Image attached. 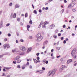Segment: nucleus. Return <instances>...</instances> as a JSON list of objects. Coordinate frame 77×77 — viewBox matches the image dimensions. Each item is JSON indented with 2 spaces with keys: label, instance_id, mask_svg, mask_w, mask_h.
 Returning a JSON list of instances; mask_svg holds the SVG:
<instances>
[{
  "label": "nucleus",
  "instance_id": "obj_32",
  "mask_svg": "<svg viewBox=\"0 0 77 77\" xmlns=\"http://www.w3.org/2000/svg\"><path fill=\"white\" fill-rule=\"evenodd\" d=\"M3 56H4V54L0 55V58H2L3 57Z\"/></svg>",
  "mask_w": 77,
  "mask_h": 77
},
{
  "label": "nucleus",
  "instance_id": "obj_25",
  "mask_svg": "<svg viewBox=\"0 0 77 77\" xmlns=\"http://www.w3.org/2000/svg\"><path fill=\"white\" fill-rule=\"evenodd\" d=\"M34 14H37V11L36 10H35L33 11Z\"/></svg>",
  "mask_w": 77,
  "mask_h": 77
},
{
  "label": "nucleus",
  "instance_id": "obj_13",
  "mask_svg": "<svg viewBox=\"0 0 77 77\" xmlns=\"http://www.w3.org/2000/svg\"><path fill=\"white\" fill-rule=\"evenodd\" d=\"M20 5L18 4H16L15 5V8H20Z\"/></svg>",
  "mask_w": 77,
  "mask_h": 77
},
{
  "label": "nucleus",
  "instance_id": "obj_31",
  "mask_svg": "<svg viewBox=\"0 0 77 77\" xmlns=\"http://www.w3.org/2000/svg\"><path fill=\"white\" fill-rule=\"evenodd\" d=\"M32 23H33V22H32V21L30 20V21H29V24H32Z\"/></svg>",
  "mask_w": 77,
  "mask_h": 77
},
{
  "label": "nucleus",
  "instance_id": "obj_11",
  "mask_svg": "<svg viewBox=\"0 0 77 77\" xmlns=\"http://www.w3.org/2000/svg\"><path fill=\"white\" fill-rule=\"evenodd\" d=\"M31 50H32V48H28V50L27 51V53H29L30 51H31Z\"/></svg>",
  "mask_w": 77,
  "mask_h": 77
},
{
  "label": "nucleus",
  "instance_id": "obj_44",
  "mask_svg": "<svg viewBox=\"0 0 77 77\" xmlns=\"http://www.w3.org/2000/svg\"><path fill=\"white\" fill-rule=\"evenodd\" d=\"M9 25H10V24H9V23L7 24H6V26L7 27H8V26H9Z\"/></svg>",
  "mask_w": 77,
  "mask_h": 77
},
{
  "label": "nucleus",
  "instance_id": "obj_61",
  "mask_svg": "<svg viewBox=\"0 0 77 77\" xmlns=\"http://www.w3.org/2000/svg\"><path fill=\"white\" fill-rule=\"evenodd\" d=\"M39 12L41 13V12H42V11L41 10H39Z\"/></svg>",
  "mask_w": 77,
  "mask_h": 77
},
{
  "label": "nucleus",
  "instance_id": "obj_57",
  "mask_svg": "<svg viewBox=\"0 0 77 77\" xmlns=\"http://www.w3.org/2000/svg\"><path fill=\"white\" fill-rule=\"evenodd\" d=\"M17 36H19V33H18L17 32Z\"/></svg>",
  "mask_w": 77,
  "mask_h": 77
},
{
  "label": "nucleus",
  "instance_id": "obj_53",
  "mask_svg": "<svg viewBox=\"0 0 77 77\" xmlns=\"http://www.w3.org/2000/svg\"><path fill=\"white\" fill-rule=\"evenodd\" d=\"M64 3H66L67 2V1L66 0H64Z\"/></svg>",
  "mask_w": 77,
  "mask_h": 77
},
{
  "label": "nucleus",
  "instance_id": "obj_19",
  "mask_svg": "<svg viewBox=\"0 0 77 77\" xmlns=\"http://www.w3.org/2000/svg\"><path fill=\"white\" fill-rule=\"evenodd\" d=\"M21 60H17V63H20L21 62Z\"/></svg>",
  "mask_w": 77,
  "mask_h": 77
},
{
  "label": "nucleus",
  "instance_id": "obj_54",
  "mask_svg": "<svg viewBox=\"0 0 77 77\" xmlns=\"http://www.w3.org/2000/svg\"><path fill=\"white\" fill-rule=\"evenodd\" d=\"M52 1H53V0H49L48 1L49 3H50Z\"/></svg>",
  "mask_w": 77,
  "mask_h": 77
},
{
  "label": "nucleus",
  "instance_id": "obj_40",
  "mask_svg": "<svg viewBox=\"0 0 77 77\" xmlns=\"http://www.w3.org/2000/svg\"><path fill=\"white\" fill-rule=\"evenodd\" d=\"M29 62H28L27 63H26V65L27 66H29Z\"/></svg>",
  "mask_w": 77,
  "mask_h": 77
},
{
  "label": "nucleus",
  "instance_id": "obj_17",
  "mask_svg": "<svg viewBox=\"0 0 77 77\" xmlns=\"http://www.w3.org/2000/svg\"><path fill=\"white\" fill-rule=\"evenodd\" d=\"M30 27V25H27V30L28 31H29V29Z\"/></svg>",
  "mask_w": 77,
  "mask_h": 77
},
{
  "label": "nucleus",
  "instance_id": "obj_50",
  "mask_svg": "<svg viewBox=\"0 0 77 77\" xmlns=\"http://www.w3.org/2000/svg\"><path fill=\"white\" fill-rule=\"evenodd\" d=\"M66 42L65 40H64L63 42V44H65Z\"/></svg>",
  "mask_w": 77,
  "mask_h": 77
},
{
  "label": "nucleus",
  "instance_id": "obj_43",
  "mask_svg": "<svg viewBox=\"0 0 77 77\" xmlns=\"http://www.w3.org/2000/svg\"><path fill=\"white\" fill-rule=\"evenodd\" d=\"M8 36L10 37V36H11V34L9 33V34H8Z\"/></svg>",
  "mask_w": 77,
  "mask_h": 77
},
{
  "label": "nucleus",
  "instance_id": "obj_52",
  "mask_svg": "<svg viewBox=\"0 0 77 77\" xmlns=\"http://www.w3.org/2000/svg\"><path fill=\"white\" fill-rule=\"evenodd\" d=\"M45 10H48V7H46L45 8Z\"/></svg>",
  "mask_w": 77,
  "mask_h": 77
},
{
  "label": "nucleus",
  "instance_id": "obj_46",
  "mask_svg": "<svg viewBox=\"0 0 77 77\" xmlns=\"http://www.w3.org/2000/svg\"><path fill=\"white\" fill-rule=\"evenodd\" d=\"M42 70H43H43H45V68L44 67H42Z\"/></svg>",
  "mask_w": 77,
  "mask_h": 77
},
{
  "label": "nucleus",
  "instance_id": "obj_5",
  "mask_svg": "<svg viewBox=\"0 0 77 77\" xmlns=\"http://www.w3.org/2000/svg\"><path fill=\"white\" fill-rule=\"evenodd\" d=\"M55 27V25L54 24H52L49 27L50 29H53Z\"/></svg>",
  "mask_w": 77,
  "mask_h": 77
},
{
  "label": "nucleus",
  "instance_id": "obj_59",
  "mask_svg": "<svg viewBox=\"0 0 77 77\" xmlns=\"http://www.w3.org/2000/svg\"><path fill=\"white\" fill-rule=\"evenodd\" d=\"M5 73H3V75H2V76H5Z\"/></svg>",
  "mask_w": 77,
  "mask_h": 77
},
{
  "label": "nucleus",
  "instance_id": "obj_55",
  "mask_svg": "<svg viewBox=\"0 0 77 77\" xmlns=\"http://www.w3.org/2000/svg\"><path fill=\"white\" fill-rule=\"evenodd\" d=\"M54 51V50L53 49H52L51 50V52L52 53H53V52Z\"/></svg>",
  "mask_w": 77,
  "mask_h": 77
},
{
  "label": "nucleus",
  "instance_id": "obj_28",
  "mask_svg": "<svg viewBox=\"0 0 77 77\" xmlns=\"http://www.w3.org/2000/svg\"><path fill=\"white\" fill-rule=\"evenodd\" d=\"M9 6H12V2L10 3L9 4Z\"/></svg>",
  "mask_w": 77,
  "mask_h": 77
},
{
  "label": "nucleus",
  "instance_id": "obj_62",
  "mask_svg": "<svg viewBox=\"0 0 77 77\" xmlns=\"http://www.w3.org/2000/svg\"><path fill=\"white\" fill-rule=\"evenodd\" d=\"M3 71L4 72H5V71H6V69H3Z\"/></svg>",
  "mask_w": 77,
  "mask_h": 77
},
{
  "label": "nucleus",
  "instance_id": "obj_16",
  "mask_svg": "<svg viewBox=\"0 0 77 77\" xmlns=\"http://www.w3.org/2000/svg\"><path fill=\"white\" fill-rule=\"evenodd\" d=\"M48 23H49L47 21H45L43 23V24L44 25H47V24H48Z\"/></svg>",
  "mask_w": 77,
  "mask_h": 77
},
{
  "label": "nucleus",
  "instance_id": "obj_20",
  "mask_svg": "<svg viewBox=\"0 0 77 77\" xmlns=\"http://www.w3.org/2000/svg\"><path fill=\"white\" fill-rule=\"evenodd\" d=\"M17 51V49H14V50H12V52H13V53H14V52H16Z\"/></svg>",
  "mask_w": 77,
  "mask_h": 77
},
{
  "label": "nucleus",
  "instance_id": "obj_4",
  "mask_svg": "<svg viewBox=\"0 0 77 77\" xmlns=\"http://www.w3.org/2000/svg\"><path fill=\"white\" fill-rule=\"evenodd\" d=\"M65 68H66V66H65L62 65V66L60 67V71H62V70H63Z\"/></svg>",
  "mask_w": 77,
  "mask_h": 77
},
{
  "label": "nucleus",
  "instance_id": "obj_14",
  "mask_svg": "<svg viewBox=\"0 0 77 77\" xmlns=\"http://www.w3.org/2000/svg\"><path fill=\"white\" fill-rule=\"evenodd\" d=\"M33 60H34L35 63H37L38 62H39V60L37 61V60L36 59H34Z\"/></svg>",
  "mask_w": 77,
  "mask_h": 77
},
{
  "label": "nucleus",
  "instance_id": "obj_36",
  "mask_svg": "<svg viewBox=\"0 0 77 77\" xmlns=\"http://www.w3.org/2000/svg\"><path fill=\"white\" fill-rule=\"evenodd\" d=\"M72 5L71 4H69L68 6V8H71V6Z\"/></svg>",
  "mask_w": 77,
  "mask_h": 77
},
{
  "label": "nucleus",
  "instance_id": "obj_56",
  "mask_svg": "<svg viewBox=\"0 0 77 77\" xmlns=\"http://www.w3.org/2000/svg\"><path fill=\"white\" fill-rule=\"evenodd\" d=\"M61 40H63V37H62L61 38Z\"/></svg>",
  "mask_w": 77,
  "mask_h": 77
},
{
  "label": "nucleus",
  "instance_id": "obj_60",
  "mask_svg": "<svg viewBox=\"0 0 77 77\" xmlns=\"http://www.w3.org/2000/svg\"><path fill=\"white\" fill-rule=\"evenodd\" d=\"M20 25L21 26H23V24L22 23V22H20Z\"/></svg>",
  "mask_w": 77,
  "mask_h": 77
},
{
  "label": "nucleus",
  "instance_id": "obj_58",
  "mask_svg": "<svg viewBox=\"0 0 77 77\" xmlns=\"http://www.w3.org/2000/svg\"><path fill=\"white\" fill-rule=\"evenodd\" d=\"M57 50H59L60 49V48H59V47H58L57 48Z\"/></svg>",
  "mask_w": 77,
  "mask_h": 77
},
{
  "label": "nucleus",
  "instance_id": "obj_48",
  "mask_svg": "<svg viewBox=\"0 0 77 77\" xmlns=\"http://www.w3.org/2000/svg\"><path fill=\"white\" fill-rule=\"evenodd\" d=\"M45 63H46V64H47L48 63V61H46V62H45Z\"/></svg>",
  "mask_w": 77,
  "mask_h": 77
},
{
  "label": "nucleus",
  "instance_id": "obj_24",
  "mask_svg": "<svg viewBox=\"0 0 77 77\" xmlns=\"http://www.w3.org/2000/svg\"><path fill=\"white\" fill-rule=\"evenodd\" d=\"M42 24H43V22L42 21V22H41V23H40V25H39V26H40V27H41V26H42Z\"/></svg>",
  "mask_w": 77,
  "mask_h": 77
},
{
  "label": "nucleus",
  "instance_id": "obj_39",
  "mask_svg": "<svg viewBox=\"0 0 77 77\" xmlns=\"http://www.w3.org/2000/svg\"><path fill=\"white\" fill-rule=\"evenodd\" d=\"M17 21H20V19L19 18H18Z\"/></svg>",
  "mask_w": 77,
  "mask_h": 77
},
{
  "label": "nucleus",
  "instance_id": "obj_9",
  "mask_svg": "<svg viewBox=\"0 0 77 77\" xmlns=\"http://www.w3.org/2000/svg\"><path fill=\"white\" fill-rule=\"evenodd\" d=\"M3 27V22L1 21L0 23V29H1L2 27Z\"/></svg>",
  "mask_w": 77,
  "mask_h": 77
},
{
  "label": "nucleus",
  "instance_id": "obj_23",
  "mask_svg": "<svg viewBox=\"0 0 77 77\" xmlns=\"http://www.w3.org/2000/svg\"><path fill=\"white\" fill-rule=\"evenodd\" d=\"M11 68V67H5V69H10Z\"/></svg>",
  "mask_w": 77,
  "mask_h": 77
},
{
  "label": "nucleus",
  "instance_id": "obj_10",
  "mask_svg": "<svg viewBox=\"0 0 77 77\" xmlns=\"http://www.w3.org/2000/svg\"><path fill=\"white\" fill-rule=\"evenodd\" d=\"M47 43H48V41H45L43 43V46H45L46 44H47Z\"/></svg>",
  "mask_w": 77,
  "mask_h": 77
},
{
  "label": "nucleus",
  "instance_id": "obj_3",
  "mask_svg": "<svg viewBox=\"0 0 77 77\" xmlns=\"http://www.w3.org/2000/svg\"><path fill=\"white\" fill-rule=\"evenodd\" d=\"M20 50H21L22 51H25V50H26V48L23 46H20Z\"/></svg>",
  "mask_w": 77,
  "mask_h": 77
},
{
  "label": "nucleus",
  "instance_id": "obj_1",
  "mask_svg": "<svg viewBox=\"0 0 77 77\" xmlns=\"http://www.w3.org/2000/svg\"><path fill=\"white\" fill-rule=\"evenodd\" d=\"M76 52V49H74L72 52H71V54L72 55V57L74 58V59H75L76 58V57L75 54V53Z\"/></svg>",
  "mask_w": 77,
  "mask_h": 77
},
{
  "label": "nucleus",
  "instance_id": "obj_6",
  "mask_svg": "<svg viewBox=\"0 0 77 77\" xmlns=\"http://www.w3.org/2000/svg\"><path fill=\"white\" fill-rule=\"evenodd\" d=\"M36 41L39 42V33L37 34L36 35Z\"/></svg>",
  "mask_w": 77,
  "mask_h": 77
},
{
  "label": "nucleus",
  "instance_id": "obj_27",
  "mask_svg": "<svg viewBox=\"0 0 77 77\" xmlns=\"http://www.w3.org/2000/svg\"><path fill=\"white\" fill-rule=\"evenodd\" d=\"M45 61H46V60L45 59L43 60V63H45Z\"/></svg>",
  "mask_w": 77,
  "mask_h": 77
},
{
  "label": "nucleus",
  "instance_id": "obj_18",
  "mask_svg": "<svg viewBox=\"0 0 77 77\" xmlns=\"http://www.w3.org/2000/svg\"><path fill=\"white\" fill-rule=\"evenodd\" d=\"M7 46V44H5L3 45L4 48L5 49L6 48V47Z\"/></svg>",
  "mask_w": 77,
  "mask_h": 77
},
{
  "label": "nucleus",
  "instance_id": "obj_35",
  "mask_svg": "<svg viewBox=\"0 0 77 77\" xmlns=\"http://www.w3.org/2000/svg\"><path fill=\"white\" fill-rule=\"evenodd\" d=\"M29 39H32V36H29Z\"/></svg>",
  "mask_w": 77,
  "mask_h": 77
},
{
  "label": "nucleus",
  "instance_id": "obj_29",
  "mask_svg": "<svg viewBox=\"0 0 77 77\" xmlns=\"http://www.w3.org/2000/svg\"><path fill=\"white\" fill-rule=\"evenodd\" d=\"M7 48H9L10 47V46H9V45L7 44Z\"/></svg>",
  "mask_w": 77,
  "mask_h": 77
},
{
  "label": "nucleus",
  "instance_id": "obj_22",
  "mask_svg": "<svg viewBox=\"0 0 77 77\" xmlns=\"http://www.w3.org/2000/svg\"><path fill=\"white\" fill-rule=\"evenodd\" d=\"M27 17H28V13H26L25 14V18H27Z\"/></svg>",
  "mask_w": 77,
  "mask_h": 77
},
{
  "label": "nucleus",
  "instance_id": "obj_63",
  "mask_svg": "<svg viewBox=\"0 0 77 77\" xmlns=\"http://www.w3.org/2000/svg\"><path fill=\"white\" fill-rule=\"evenodd\" d=\"M16 43H18V40H16Z\"/></svg>",
  "mask_w": 77,
  "mask_h": 77
},
{
  "label": "nucleus",
  "instance_id": "obj_7",
  "mask_svg": "<svg viewBox=\"0 0 77 77\" xmlns=\"http://www.w3.org/2000/svg\"><path fill=\"white\" fill-rule=\"evenodd\" d=\"M20 53V56H23V55H24V53L23 52H21L20 51H17V53Z\"/></svg>",
  "mask_w": 77,
  "mask_h": 77
},
{
  "label": "nucleus",
  "instance_id": "obj_49",
  "mask_svg": "<svg viewBox=\"0 0 77 77\" xmlns=\"http://www.w3.org/2000/svg\"><path fill=\"white\" fill-rule=\"evenodd\" d=\"M61 12H62V13H63V12H64V9H62L61 10Z\"/></svg>",
  "mask_w": 77,
  "mask_h": 77
},
{
  "label": "nucleus",
  "instance_id": "obj_64",
  "mask_svg": "<svg viewBox=\"0 0 77 77\" xmlns=\"http://www.w3.org/2000/svg\"><path fill=\"white\" fill-rule=\"evenodd\" d=\"M7 77H11V75H7Z\"/></svg>",
  "mask_w": 77,
  "mask_h": 77
},
{
  "label": "nucleus",
  "instance_id": "obj_8",
  "mask_svg": "<svg viewBox=\"0 0 77 77\" xmlns=\"http://www.w3.org/2000/svg\"><path fill=\"white\" fill-rule=\"evenodd\" d=\"M20 58V57L19 56H17L15 58H14V60H17L18 59H19Z\"/></svg>",
  "mask_w": 77,
  "mask_h": 77
},
{
  "label": "nucleus",
  "instance_id": "obj_12",
  "mask_svg": "<svg viewBox=\"0 0 77 77\" xmlns=\"http://www.w3.org/2000/svg\"><path fill=\"white\" fill-rule=\"evenodd\" d=\"M43 38V37H42V36H40L39 37V41H41Z\"/></svg>",
  "mask_w": 77,
  "mask_h": 77
},
{
  "label": "nucleus",
  "instance_id": "obj_26",
  "mask_svg": "<svg viewBox=\"0 0 77 77\" xmlns=\"http://www.w3.org/2000/svg\"><path fill=\"white\" fill-rule=\"evenodd\" d=\"M13 18H16V14L14 13V14L13 15Z\"/></svg>",
  "mask_w": 77,
  "mask_h": 77
},
{
  "label": "nucleus",
  "instance_id": "obj_34",
  "mask_svg": "<svg viewBox=\"0 0 77 77\" xmlns=\"http://www.w3.org/2000/svg\"><path fill=\"white\" fill-rule=\"evenodd\" d=\"M46 27V26L45 25H44L42 26V28H45Z\"/></svg>",
  "mask_w": 77,
  "mask_h": 77
},
{
  "label": "nucleus",
  "instance_id": "obj_47",
  "mask_svg": "<svg viewBox=\"0 0 77 77\" xmlns=\"http://www.w3.org/2000/svg\"><path fill=\"white\" fill-rule=\"evenodd\" d=\"M66 27V26H65V25H64L63 26V28H65Z\"/></svg>",
  "mask_w": 77,
  "mask_h": 77
},
{
  "label": "nucleus",
  "instance_id": "obj_45",
  "mask_svg": "<svg viewBox=\"0 0 77 77\" xmlns=\"http://www.w3.org/2000/svg\"><path fill=\"white\" fill-rule=\"evenodd\" d=\"M76 10H75V9H72V11L73 12H75Z\"/></svg>",
  "mask_w": 77,
  "mask_h": 77
},
{
  "label": "nucleus",
  "instance_id": "obj_30",
  "mask_svg": "<svg viewBox=\"0 0 77 77\" xmlns=\"http://www.w3.org/2000/svg\"><path fill=\"white\" fill-rule=\"evenodd\" d=\"M29 69H32V65H30L29 66Z\"/></svg>",
  "mask_w": 77,
  "mask_h": 77
},
{
  "label": "nucleus",
  "instance_id": "obj_33",
  "mask_svg": "<svg viewBox=\"0 0 77 77\" xmlns=\"http://www.w3.org/2000/svg\"><path fill=\"white\" fill-rule=\"evenodd\" d=\"M20 67H21V66H20V65H18L17 66V68H20Z\"/></svg>",
  "mask_w": 77,
  "mask_h": 77
},
{
  "label": "nucleus",
  "instance_id": "obj_41",
  "mask_svg": "<svg viewBox=\"0 0 77 77\" xmlns=\"http://www.w3.org/2000/svg\"><path fill=\"white\" fill-rule=\"evenodd\" d=\"M53 37L54 38H57V36L56 35H54L53 36Z\"/></svg>",
  "mask_w": 77,
  "mask_h": 77
},
{
  "label": "nucleus",
  "instance_id": "obj_15",
  "mask_svg": "<svg viewBox=\"0 0 77 77\" xmlns=\"http://www.w3.org/2000/svg\"><path fill=\"white\" fill-rule=\"evenodd\" d=\"M72 61V59L69 60H68L67 61V63L68 64L69 63H71V62Z\"/></svg>",
  "mask_w": 77,
  "mask_h": 77
},
{
  "label": "nucleus",
  "instance_id": "obj_21",
  "mask_svg": "<svg viewBox=\"0 0 77 77\" xmlns=\"http://www.w3.org/2000/svg\"><path fill=\"white\" fill-rule=\"evenodd\" d=\"M43 70H40L39 71V73H40V74H41L42 73V72H43Z\"/></svg>",
  "mask_w": 77,
  "mask_h": 77
},
{
  "label": "nucleus",
  "instance_id": "obj_38",
  "mask_svg": "<svg viewBox=\"0 0 77 77\" xmlns=\"http://www.w3.org/2000/svg\"><path fill=\"white\" fill-rule=\"evenodd\" d=\"M13 63H14V64H16V63H17V62H16V61H13Z\"/></svg>",
  "mask_w": 77,
  "mask_h": 77
},
{
  "label": "nucleus",
  "instance_id": "obj_2",
  "mask_svg": "<svg viewBox=\"0 0 77 77\" xmlns=\"http://www.w3.org/2000/svg\"><path fill=\"white\" fill-rule=\"evenodd\" d=\"M57 71V69H54L53 70V71H50L49 73H48V75H51V74H52V75H54V74H55V72H56Z\"/></svg>",
  "mask_w": 77,
  "mask_h": 77
},
{
  "label": "nucleus",
  "instance_id": "obj_51",
  "mask_svg": "<svg viewBox=\"0 0 77 77\" xmlns=\"http://www.w3.org/2000/svg\"><path fill=\"white\" fill-rule=\"evenodd\" d=\"M20 41H21L22 42H23L24 41V40H23V39H20Z\"/></svg>",
  "mask_w": 77,
  "mask_h": 77
},
{
  "label": "nucleus",
  "instance_id": "obj_42",
  "mask_svg": "<svg viewBox=\"0 0 77 77\" xmlns=\"http://www.w3.org/2000/svg\"><path fill=\"white\" fill-rule=\"evenodd\" d=\"M58 36H61V34L60 33H58Z\"/></svg>",
  "mask_w": 77,
  "mask_h": 77
},
{
  "label": "nucleus",
  "instance_id": "obj_37",
  "mask_svg": "<svg viewBox=\"0 0 77 77\" xmlns=\"http://www.w3.org/2000/svg\"><path fill=\"white\" fill-rule=\"evenodd\" d=\"M7 40H8V39L5 38V39H4V41H5V42H6V41H7Z\"/></svg>",
  "mask_w": 77,
  "mask_h": 77
}]
</instances>
